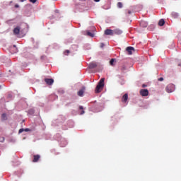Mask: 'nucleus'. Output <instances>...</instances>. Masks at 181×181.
Returning a JSON list of instances; mask_svg holds the SVG:
<instances>
[{"instance_id": "1", "label": "nucleus", "mask_w": 181, "mask_h": 181, "mask_svg": "<svg viewBox=\"0 0 181 181\" xmlns=\"http://www.w3.org/2000/svg\"><path fill=\"white\" fill-rule=\"evenodd\" d=\"M105 79L104 78H101L99 83H98L96 88H95V93H100L102 88H104V81Z\"/></svg>"}, {"instance_id": "2", "label": "nucleus", "mask_w": 181, "mask_h": 181, "mask_svg": "<svg viewBox=\"0 0 181 181\" xmlns=\"http://www.w3.org/2000/svg\"><path fill=\"white\" fill-rule=\"evenodd\" d=\"M165 91L167 93H173L175 91V85L169 84L165 88Z\"/></svg>"}, {"instance_id": "3", "label": "nucleus", "mask_w": 181, "mask_h": 181, "mask_svg": "<svg viewBox=\"0 0 181 181\" xmlns=\"http://www.w3.org/2000/svg\"><path fill=\"white\" fill-rule=\"evenodd\" d=\"M140 94L141 95H142L143 97H146L149 94V91L147 89H141L140 90Z\"/></svg>"}, {"instance_id": "4", "label": "nucleus", "mask_w": 181, "mask_h": 181, "mask_svg": "<svg viewBox=\"0 0 181 181\" xmlns=\"http://www.w3.org/2000/svg\"><path fill=\"white\" fill-rule=\"evenodd\" d=\"M105 35L114 36V30L107 29L105 31Z\"/></svg>"}, {"instance_id": "5", "label": "nucleus", "mask_w": 181, "mask_h": 181, "mask_svg": "<svg viewBox=\"0 0 181 181\" xmlns=\"http://www.w3.org/2000/svg\"><path fill=\"white\" fill-rule=\"evenodd\" d=\"M127 50L129 54H132V52H135V48H134L133 47H128L127 48Z\"/></svg>"}, {"instance_id": "6", "label": "nucleus", "mask_w": 181, "mask_h": 181, "mask_svg": "<svg viewBox=\"0 0 181 181\" xmlns=\"http://www.w3.org/2000/svg\"><path fill=\"white\" fill-rule=\"evenodd\" d=\"M45 83H47L49 86H52V84L54 83V81L53 79L45 78Z\"/></svg>"}, {"instance_id": "7", "label": "nucleus", "mask_w": 181, "mask_h": 181, "mask_svg": "<svg viewBox=\"0 0 181 181\" xmlns=\"http://www.w3.org/2000/svg\"><path fill=\"white\" fill-rule=\"evenodd\" d=\"M114 30V35H122V30L117 28L113 30Z\"/></svg>"}, {"instance_id": "8", "label": "nucleus", "mask_w": 181, "mask_h": 181, "mask_svg": "<svg viewBox=\"0 0 181 181\" xmlns=\"http://www.w3.org/2000/svg\"><path fill=\"white\" fill-rule=\"evenodd\" d=\"M19 32H21V28L17 27L14 28L13 33H15V35H19Z\"/></svg>"}, {"instance_id": "9", "label": "nucleus", "mask_w": 181, "mask_h": 181, "mask_svg": "<svg viewBox=\"0 0 181 181\" xmlns=\"http://www.w3.org/2000/svg\"><path fill=\"white\" fill-rule=\"evenodd\" d=\"M122 103H125L126 101H128V94H124L122 99Z\"/></svg>"}, {"instance_id": "10", "label": "nucleus", "mask_w": 181, "mask_h": 181, "mask_svg": "<svg viewBox=\"0 0 181 181\" xmlns=\"http://www.w3.org/2000/svg\"><path fill=\"white\" fill-rule=\"evenodd\" d=\"M97 67V64L92 62L89 64V69H95Z\"/></svg>"}, {"instance_id": "11", "label": "nucleus", "mask_w": 181, "mask_h": 181, "mask_svg": "<svg viewBox=\"0 0 181 181\" xmlns=\"http://www.w3.org/2000/svg\"><path fill=\"white\" fill-rule=\"evenodd\" d=\"M39 159H40V156L39 155L34 156L33 162H37Z\"/></svg>"}, {"instance_id": "12", "label": "nucleus", "mask_w": 181, "mask_h": 181, "mask_svg": "<svg viewBox=\"0 0 181 181\" xmlns=\"http://www.w3.org/2000/svg\"><path fill=\"white\" fill-rule=\"evenodd\" d=\"M165 25V20L164 19H160L159 21V26H163Z\"/></svg>"}, {"instance_id": "13", "label": "nucleus", "mask_w": 181, "mask_h": 181, "mask_svg": "<svg viewBox=\"0 0 181 181\" xmlns=\"http://www.w3.org/2000/svg\"><path fill=\"white\" fill-rule=\"evenodd\" d=\"M83 94H84V90H81L78 92V95H79V97H83Z\"/></svg>"}, {"instance_id": "14", "label": "nucleus", "mask_w": 181, "mask_h": 181, "mask_svg": "<svg viewBox=\"0 0 181 181\" xmlns=\"http://www.w3.org/2000/svg\"><path fill=\"white\" fill-rule=\"evenodd\" d=\"M87 35L90 37H94V33H90V31H86Z\"/></svg>"}, {"instance_id": "15", "label": "nucleus", "mask_w": 181, "mask_h": 181, "mask_svg": "<svg viewBox=\"0 0 181 181\" xmlns=\"http://www.w3.org/2000/svg\"><path fill=\"white\" fill-rule=\"evenodd\" d=\"M140 25H141V26H144V28H146V27L148 26V24H145V21H141V22L140 23Z\"/></svg>"}, {"instance_id": "16", "label": "nucleus", "mask_w": 181, "mask_h": 181, "mask_svg": "<svg viewBox=\"0 0 181 181\" xmlns=\"http://www.w3.org/2000/svg\"><path fill=\"white\" fill-rule=\"evenodd\" d=\"M114 62H115V59H112L110 62V66H114Z\"/></svg>"}, {"instance_id": "17", "label": "nucleus", "mask_w": 181, "mask_h": 181, "mask_svg": "<svg viewBox=\"0 0 181 181\" xmlns=\"http://www.w3.org/2000/svg\"><path fill=\"white\" fill-rule=\"evenodd\" d=\"M1 118H2V119H4V121L6 120V114H3V115H1Z\"/></svg>"}, {"instance_id": "18", "label": "nucleus", "mask_w": 181, "mask_h": 181, "mask_svg": "<svg viewBox=\"0 0 181 181\" xmlns=\"http://www.w3.org/2000/svg\"><path fill=\"white\" fill-rule=\"evenodd\" d=\"M117 6H118L119 8H122V3L118 2V3H117Z\"/></svg>"}, {"instance_id": "19", "label": "nucleus", "mask_w": 181, "mask_h": 181, "mask_svg": "<svg viewBox=\"0 0 181 181\" xmlns=\"http://www.w3.org/2000/svg\"><path fill=\"white\" fill-rule=\"evenodd\" d=\"M29 114H35V110L33 109H30L29 110Z\"/></svg>"}, {"instance_id": "20", "label": "nucleus", "mask_w": 181, "mask_h": 181, "mask_svg": "<svg viewBox=\"0 0 181 181\" xmlns=\"http://www.w3.org/2000/svg\"><path fill=\"white\" fill-rule=\"evenodd\" d=\"M25 131V129H21L18 132V134H22Z\"/></svg>"}, {"instance_id": "21", "label": "nucleus", "mask_w": 181, "mask_h": 181, "mask_svg": "<svg viewBox=\"0 0 181 181\" xmlns=\"http://www.w3.org/2000/svg\"><path fill=\"white\" fill-rule=\"evenodd\" d=\"M24 131H25V132H30V129H29V128L24 129Z\"/></svg>"}, {"instance_id": "22", "label": "nucleus", "mask_w": 181, "mask_h": 181, "mask_svg": "<svg viewBox=\"0 0 181 181\" xmlns=\"http://www.w3.org/2000/svg\"><path fill=\"white\" fill-rule=\"evenodd\" d=\"M122 70H127V66H125L124 65H123L122 66Z\"/></svg>"}, {"instance_id": "23", "label": "nucleus", "mask_w": 181, "mask_h": 181, "mask_svg": "<svg viewBox=\"0 0 181 181\" xmlns=\"http://www.w3.org/2000/svg\"><path fill=\"white\" fill-rule=\"evenodd\" d=\"M36 1L37 0H30V2H32V4H35L36 3Z\"/></svg>"}, {"instance_id": "24", "label": "nucleus", "mask_w": 181, "mask_h": 181, "mask_svg": "<svg viewBox=\"0 0 181 181\" xmlns=\"http://www.w3.org/2000/svg\"><path fill=\"white\" fill-rule=\"evenodd\" d=\"M4 141H5V138L4 137L0 139V142H4Z\"/></svg>"}, {"instance_id": "25", "label": "nucleus", "mask_w": 181, "mask_h": 181, "mask_svg": "<svg viewBox=\"0 0 181 181\" xmlns=\"http://www.w3.org/2000/svg\"><path fill=\"white\" fill-rule=\"evenodd\" d=\"M104 46H105V45H104V43H101L100 44V47L103 49V47H104Z\"/></svg>"}, {"instance_id": "26", "label": "nucleus", "mask_w": 181, "mask_h": 181, "mask_svg": "<svg viewBox=\"0 0 181 181\" xmlns=\"http://www.w3.org/2000/svg\"><path fill=\"white\" fill-rule=\"evenodd\" d=\"M159 81H163V78H162V77L160 78H159Z\"/></svg>"}, {"instance_id": "27", "label": "nucleus", "mask_w": 181, "mask_h": 181, "mask_svg": "<svg viewBox=\"0 0 181 181\" xmlns=\"http://www.w3.org/2000/svg\"><path fill=\"white\" fill-rule=\"evenodd\" d=\"M128 13H129V15H131V13H132V12L131 11H129Z\"/></svg>"}, {"instance_id": "28", "label": "nucleus", "mask_w": 181, "mask_h": 181, "mask_svg": "<svg viewBox=\"0 0 181 181\" xmlns=\"http://www.w3.org/2000/svg\"><path fill=\"white\" fill-rule=\"evenodd\" d=\"M84 110H83L81 112V115H83V114H84Z\"/></svg>"}, {"instance_id": "29", "label": "nucleus", "mask_w": 181, "mask_h": 181, "mask_svg": "<svg viewBox=\"0 0 181 181\" xmlns=\"http://www.w3.org/2000/svg\"><path fill=\"white\" fill-rule=\"evenodd\" d=\"M15 7H16V8H19V5L16 4Z\"/></svg>"}, {"instance_id": "30", "label": "nucleus", "mask_w": 181, "mask_h": 181, "mask_svg": "<svg viewBox=\"0 0 181 181\" xmlns=\"http://www.w3.org/2000/svg\"><path fill=\"white\" fill-rule=\"evenodd\" d=\"M95 2H100V0H94Z\"/></svg>"}, {"instance_id": "31", "label": "nucleus", "mask_w": 181, "mask_h": 181, "mask_svg": "<svg viewBox=\"0 0 181 181\" xmlns=\"http://www.w3.org/2000/svg\"><path fill=\"white\" fill-rule=\"evenodd\" d=\"M80 110H83V106L79 107Z\"/></svg>"}, {"instance_id": "32", "label": "nucleus", "mask_w": 181, "mask_h": 181, "mask_svg": "<svg viewBox=\"0 0 181 181\" xmlns=\"http://www.w3.org/2000/svg\"><path fill=\"white\" fill-rule=\"evenodd\" d=\"M66 53H70L69 50H66Z\"/></svg>"}, {"instance_id": "33", "label": "nucleus", "mask_w": 181, "mask_h": 181, "mask_svg": "<svg viewBox=\"0 0 181 181\" xmlns=\"http://www.w3.org/2000/svg\"><path fill=\"white\" fill-rule=\"evenodd\" d=\"M21 1V2H23V1H25V0H20Z\"/></svg>"}, {"instance_id": "34", "label": "nucleus", "mask_w": 181, "mask_h": 181, "mask_svg": "<svg viewBox=\"0 0 181 181\" xmlns=\"http://www.w3.org/2000/svg\"><path fill=\"white\" fill-rule=\"evenodd\" d=\"M143 87H146V85H143Z\"/></svg>"}, {"instance_id": "35", "label": "nucleus", "mask_w": 181, "mask_h": 181, "mask_svg": "<svg viewBox=\"0 0 181 181\" xmlns=\"http://www.w3.org/2000/svg\"><path fill=\"white\" fill-rule=\"evenodd\" d=\"M0 88H1V86H0Z\"/></svg>"}]
</instances>
